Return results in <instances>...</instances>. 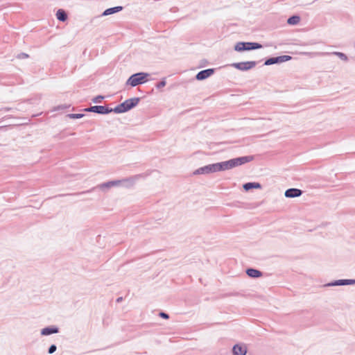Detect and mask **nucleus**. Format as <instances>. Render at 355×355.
<instances>
[{"instance_id": "nucleus-1", "label": "nucleus", "mask_w": 355, "mask_h": 355, "mask_svg": "<svg viewBox=\"0 0 355 355\" xmlns=\"http://www.w3.org/2000/svg\"><path fill=\"white\" fill-rule=\"evenodd\" d=\"M253 159L252 156H243L234 159H231L227 161L222 162L221 166H223V171L233 168L234 167L243 165L245 163L250 162Z\"/></svg>"}, {"instance_id": "nucleus-2", "label": "nucleus", "mask_w": 355, "mask_h": 355, "mask_svg": "<svg viewBox=\"0 0 355 355\" xmlns=\"http://www.w3.org/2000/svg\"><path fill=\"white\" fill-rule=\"evenodd\" d=\"M139 101V98H132L127 99L122 103L116 106L114 108H112V112L117 114L126 112L137 106Z\"/></svg>"}, {"instance_id": "nucleus-3", "label": "nucleus", "mask_w": 355, "mask_h": 355, "mask_svg": "<svg viewBox=\"0 0 355 355\" xmlns=\"http://www.w3.org/2000/svg\"><path fill=\"white\" fill-rule=\"evenodd\" d=\"M223 166H221V162L208 164L205 166L200 167L196 169L194 172V175H200V174H209L215 172L222 171Z\"/></svg>"}, {"instance_id": "nucleus-4", "label": "nucleus", "mask_w": 355, "mask_h": 355, "mask_svg": "<svg viewBox=\"0 0 355 355\" xmlns=\"http://www.w3.org/2000/svg\"><path fill=\"white\" fill-rule=\"evenodd\" d=\"M149 76L148 73L144 72H139L132 75L126 81L127 85L136 87L138 85L144 83L146 80V78Z\"/></svg>"}, {"instance_id": "nucleus-5", "label": "nucleus", "mask_w": 355, "mask_h": 355, "mask_svg": "<svg viewBox=\"0 0 355 355\" xmlns=\"http://www.w3.org/2000/svg\"><path fill=\"white\" fill-rule=\"evenodd\" d=\"M261 44L257 42H237L234 46V50L236 51H250L261 49Z\"/></svg>"}, {"instance_id": "nucleus-6", "label": "nucleus", "mask_w": 355, "mask_h": 355, "mask_svg": "<svg viewBox=\"0 0 355 355\" xmlns=\"http://www.w3.org/2000/svg\"><path fill=\"white\" fill-rule=\"evenodd\" d=\"M257 65L256 61H248L241 62H235L231 64L234 68L245 71L254 68Z\"/></svg>"}, {"instance_id": "nucleus-7", "label": "nucleus", "mask_w": 355, "mask_h": 355, "mask_svg": "<svg viewBox=\"0 0 355 355\" xmlns=\"http://www.w3.org/2000/svg\"><path fill=\"white\" fill-rule=\"evenodd\" d=\"M85 112H94L100 114H107L112 112V108L103 105H94L84 110Z\"/></svg>"}, {"instance_id": "nucleus-8", "label": "nucleus", "mask_w": 355, "mask_h": 355, "mask_svg": "<svg viewBox=\"0 0 355 355\" xmlns=\"http://www.w3.org/2000/svg\"><path fill=\"white\" fill-rule=\"evenodd\" d=\"M291 58V56L286 55L270 58L265 61L264 65L268 66L274 64L282 63L290 60Z\"/></svg>"}, {"instance_id": "nucleus-9", "label": "nucleus", "mask_w": 355, "mask_h": 355, "mask_svg": "<svg viewBox=\"0 0 355 355\" xmlns=\"http://www.w3.org/2000/svg\"><path fill=\"white\" fill-rule=\"evenodd\" d=\"M355 279H338L334 282L326 284L324 286H347V285H354Z\"/></svg>"}, {"instance_id": "nucleus-10", "label": "nucleus", "mask_w": 355, "mask_h": 355, "mask_svg": "<svg viewBox=\"0 0 355 355\" xmlns=\"http://www.w3.org/2000/svg\"><path fill=\"white\" fill-rule=\"evenodd\" d=\"M214 73V69H207L202 70L197 73L196 78L198 80H202L211 76Z\"/></svg>"}, {"instance_id": "nucleus-11", "label": "nucleus", "mask_w": 355, "mask_h": 355, "mask_svg": "<svg viewBox=\"0 0 355 355\" xmlns=\"http://www.w3.org/2000/svg\"><path fill=\"white\" fill-rule=\"evenodd\" d=\"M302 194V191L296 188H291L286 190L284 195L286 198H296L300 197Z\"/></svg>"}, {"instance_id": "nucleus-12", "label": "nucleus", "mask_w": 355, "mask_h": 355, "mask_svg": "<svg viewBox=\"0 0 355 355\" xmlns=\"http://www.w3.org/2000/svg\"><path fill=\"white\" fill-rule=\"evenodd\" d=\"M128 180H112L107 182H104L99 185V187L101 189H109L112 187H117L121 184L123 182L128 181Z\"/></svg>"}, {"instance_id": "nucleus-13", "label": "nucleus", "mask_w": 355, "mask_h": 355, "mask_svg": "<svg viewBox=\"0 0 355 355\" xmlns=\"http://www.w3.org/2000/svg\"><path fill=\"white\" fill-rule=\"evenodd\" d=\"M59 332V329L55 326L47 327L41 330V335L49 336Z\"/></svg>"}, {"instance_id": "nucleus-14", "label": "nucleus", "mask_w": 355, "mask_h": 355, "mask_svg": "<svg viewBox=\"0 0 355 355\" xmlns=\"http://www.w3.org/2000/svg\"><path fill=\"white\" fill-rule=\"evenodd\" d=\"M234 355H245L247 349L245 346L235 345L232 349Z\"/></svg>"}, {"instance_id": "nucleus-15", "label": "nucleus", "mask_w": 355, "mask_h": 355, "mask_svg": "<svg viewBox=\"0 0 355 355\" xmlns=\"http://www.w3.org/2000/svg\"><path fill=\"white\" fill-rule=\"evenodd\" d=\"M318 55H336L339 58H340L342 60L347 62L348 60L347 56L341 52H332V53H327V52H322V53H317Z\"/></svg>"}, {"instance_id": "nucleus-16", "label": "nucleus", "mask_w": 355, "mask_h": 355, "mask_svg": "<svg viewBox=\"0 0 355 355\" xmlns=\"http://www.w3.org/2000/svg\"><path fill=\"white\" fill-rule=\"evenodd\" d=\"M122 10H123L122 6H116V7H113V8H110L106 9L102 13V16H107L110 15H112V14L116 13Z\"/></svg>"}, {"instance_id": "nucleus-17", "label": "nucleus", "mask_w": 355, "mask_h": 355, "mask_svg": "<svg viewBox=\"0 0 355 355\" xmlns=\"http://www.w3.org/2000/svg\"><path fill=\"white\" fill-rule=\"evenodd\" d=\"M246 274L253 278H257L262 275V272L257 269L248 268L246 270Z\"/></svg>"}, {"instance_id": "nucleus-18", "label": "nucleus", "mask_w": 355, "mask_h": 355, "mask_svg": "<svg viewBox=\"0 0 355 355\" xmlns=\"http://www.w3.org/2000/svg\"><path fill=\"white\" fill-rule=\"evenodd\" d=\"M243 187L245 191H249L252 189H260L261 185L258 182H248L244 184Z\"/></svg>"}, {"instance_id": "nucleus-19", "label": "nucleus", "mask_w": 355, "mask_h": 355, "mask_svg": "<svg viewBox=\"0 0 355 355\" xmlns=\"http://www.w3.org/2000/svg\"><path fill=\"white\" fill-rule=\"evenodd\" d=\"M56 17L60 21H65L67 19V15L64 10L59 9L56 12Z\"/></svg>"}, {"instance_id": "nucleus-20", "label": "nucleus", "mask_w": 355, "mask_h": 355, "mask_svg": "<svg viewBox=\"0 0 355 355\" xmlns=\"http://www.w3.org/2000/svg\"><path fill=\"white\" fill-rule=\"evenodd\" d=\"M300 17L299 16L293 15L288 19L287 22L291 25H296L300 22Z\"/></svg>"}, {"instance_id": "nucleus-21", "label": "nucleus", "mask_w": 355, "mask_h": 355, "mask_svg": "<svg viewBox=\"0 0 355 355\" xmlns=\"http://www.w3.org/2000/svg\"><path fill=\"white\" fill-rule=\"evenodd\" d=\"M105 98L103 96L99 95L92 99L94 103H100Z\"/></svg>"}, {"instance_id": "nucleus-22", "label": "nucleus", "mask_w": 355, "mask_h": 355, "mask_svg": "<svg viewBox=\"0 0 355 355\" xmlns=\"http://www.w3.org/2000/svg\"><path fill=\"white\" fill-rule=\"evenodd\" d=\"M67 116L70 119H80L84 116L83 114H69Z\"/></svg>"}, {"instance_id": "nucleus-23", "label": "nucleus", "mask_w": 355, "mask_h": 355, "mask_svg": "<svg viewBox=\"0 0 355 355\" xmlns=\"http://www.w3.org/2000/svg\"><path fill=\"white\" fill-rule=\"evenodd\" d=\"M166 84V79L165 78H163L159 83H158L157 85H156V87L157 89H161L164 87H165Z\"/></svg>"}, {"instance_id": "nucleus-24", "label": "nucleus", "mask_w": 355, "mask_h": 355, "mask_svg": "<svg viewBox=\"0 0 355 355\" xmlns=\"http://www.w3.org/2000/svg\"><path fill=\"white\" fill-rule=\"evenodd\" d=\"M57 349V347L55 345H51L49 347V349H48V352L49 354H53L54 353Z\"/></svg>"}, {"instance_id": "nucleus-25", "label": "nucleus", "mask_w": 355, "mask_h": 355, "mask_svg": "<svg viewBox=\"0 0 355 355\" xmlns=\"http://www.w3.org/2000/svg\"><path fill=\"white\" fill-rule=\"evenodd\" d=\"M28 57H29V55L26 53H21L18 55V58H21V59L28 58Z\"/></svg>"}, {"instance_id": "nucleus-26", "label": "nucleus", "mask_w": 355, "mask_h": 355, "mask_svg": "<svg viewBox=\"0 0 355 355\" xmlns=\"http://www.w3.org/2000/svg\"><path fill=\"white\" fill-rule=\"evenodd\" d=\"M159 315L161 318L164 319H168L169 318V315L164 312H160Z\"/></svg>"}, {"instance_id": "nucleus-27", "label": "nucleus", "mask_w": 355, "mask_h": 355, "mask_svg": "<svg viewBox=\"0 0 355 355\" xmlns=\"http://www.w3.org/2000/svg\"><path fill=\"white\" fill-rule=\"evenodd\" d=\"M121 301H122V297H119V298L116 300V302H121Z\"/></svg>"}, {"instance_id": "nucleus-28", "label": "nucleus", "mask_w": 355, "mask_h": 355, "mask_svg": "<svg viewBox=\"0 0 355 355\" xmlns=\"http://www.w3.org/2000/svg\"><path fill=\"white\" fill-rule=\"evenodd\" d=\"M137 179V177H135V178H132L130 179V180L132 181V182H133L135 181V180Z\"/></svg>"}, {"instance_id": "nucleus-29", "label": "nucleus", "mask_w": 355, "mask_h": 355, "mask_svg": "<svg viewBox=\"0 0 355 355\" xmlns=\"http://www.w3.org/2000/svg\"><path fill=\"white\" fill-rule=\"evenodd\" d=\"M5 110H6V111H8V110H10V108H5Z\"/></svg>"}]
</instances>
